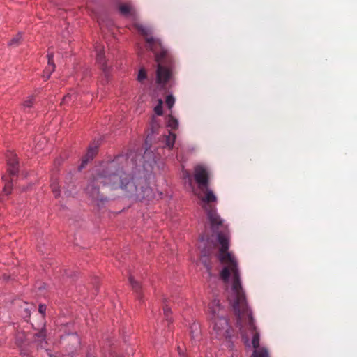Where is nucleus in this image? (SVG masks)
Instances as JSON below:
<instances>
[{
  "mask_svg": "<svg viewBox=\"0 0 357 357\" xmlns=\"http://www.w3.org/2000/svg\"><path fill=\"white\" fill-rule=\"evenodd\" d=\"M144 160V167L156 163L152 151L146 149L144 155L130 151L126 154H119L113 159L103 162L96 169V174L86 186V193L100 206L108 201L107 197L100 195L99 184L109 187L112 190L121 189L128 197L136 201L148 202L155 197L148 178L137 174L138 158Z\"/></svg>",
  "mask_w": 357,
  "mask_h": 357,
  "instance_id": "1",
  "label": "nucleus"
},
{
  "mask_svg": "<svg viewBox=\"0 0 357 357\" xmlns=\"http://www.w3.org/2000/svg\"><path fill=\"white\" fill-rule=\"evenodd\" d=\"M216 233L217 240L221 245L217 257L225 265L220 272V278L226 286L227 299L236 317V325L242 340L247 347H252L254 349L250 357H269L268 349L259 345V333L257 331L252 312L242 286L237 259L228 252L229 235L219 231Z\"/></svg>",
  "mask_w": 357,
  "mask_h": 357,
  "instance_id": "2",
  "label": "nucleus"
},
{
  "mask_svg": "<svg viewBox=\"0 0 357 357\" xmlns=\"http://www.w3.org/2000/svg\"><path fill=\"white\" fill-rule=\"evenodd\" d=\"M137 30L145 36L148 47L155 54L158 63L156 82L165 85L172 77L175 68L174 59L169 50L162 45L159 39L151 36V29L142 24H137Z\"/></svg>",
  "mask_w": 357,
  "mask_h": 357,
  "instance_id": "3",
  "label": "nucleus"
},
{
  "mask_svg": "<svg viewBox=\"0 0 357 357\" xmlns=\"http://www.w3.org/2000/svg\"><path fill=\"white\" fill-rule=\"evenodd\" d=\"M194 178L200 190H206L205 195L201 198L202 202H217L216 195L209 188V174L204 166L199 165L195 167Z\"/></svg>",
  "mask_w": 357,
  "mask_h": 357,
  "instance_id": "4",
  "label": "nucleus"
},
{
  "mask_svg": "<svg viewBox=\"0 0 357 357\" xmlns=\"http://www.w3.org/2000/svg\"><path fill=\"white\" fill-rule=\"evenodd\" d=\"M202 208L206 212V218L210 225L211 231L218 232L220 229L225 230L227 226L225 225V220L218 213L215 204L217 202H202Z\"/></svg>",
  "mask_w": 357,
  "mask_h": 357,
  "instance_id": "5",
  "label": "nucleus"
},
{
  "mask_svg": "<svg viewBox=\"0 0 357 357\" xmlns=\"http://www.w3.org/2000/svg\"><path fill=\"white\" fill-rule=\"evenodd\" d=\"M214 321V331L216 334V337L218 339H227L230 340L232 337V330L231 326L229 325L228 319L224 315H221L215 319Z\"/></svg>",
  "mask_w": 357,
  "mask_h": 357,
  "instance_id": "6",
  "label": "nucleus"
},
{
  "mask_svg": "<svg viewBox=\"0 0 357 357\" xmlns=\"http://www.w3.org/2000/svg\"><path fill=\"white\" fill-rule=\"evenodd\" d=\"M95 52L96 53V61L100 66L105 77H107L110 71V66L107 64L104 54V47L101 44H96Z\"/></svg>",
  "mask_w": 357,
  "mask_h": 357,
  "instance_id": "7",
  "label": "nucleus"
},
{
  "mask_svg": "<svg viewBox=\"0 0 357 357\" xmlns=\"http://www.w3.org/2000/svg\"><path fill=\"white\" fill-rule=\"evenodd\" d=\"M8 172L10 176H17L19 171L18 160L15 153L12 151H8L6 154Z\"/></svg>",
  "mask_w": 357,
  "mask_h": 357,
  "instance_id": "8",
  "label": "nucleus"
},
{
  "mask_svg": "<svg viewBox=\"0 0 357 357\" xmlns=\"http://www.w3.org/2000/svg\"><path fill=\"white\" fill-rule=\"evenodd\" d=\"M208 311L213 319H215L220 316L224 315V308L218 299H213L208 304Z\"/></svg>",
  "mask_w": 357,
  "mask_h": 357,
  "instance_id": "9",
  "label": "nucleus"
},
{
  "mask_svg": "<svg viewBox=\"0 0 357 357\" xmlns=\"http://www.w3.org/2000/svg\"><path fill=\"white\" fill-rule=\"evenodd\" d=\"M98 146L97 144L91 145L89 146L86 153L82 158V164L79 166V169H83L89 161L93 159L98 153Z\"/></svg>",
  "mask_w": 357,
  "mask_h": 357,
  "instance_id": "10",
  "label": "nucleus"
},
{
  "mask_svg": "<svg viewBox=\"0 0 357 357\" xmlns=\"http://www.w3.org/2000/svg\"><path fill=\"white\" fill-rule=\"evenodd\" d=\"M47 57L48 59V63L44 70L45 73H48V75H47L46 77V79H48L50 77V75L52 73V72H54L55 70V65L53 61L54 54L52 52H48Z\"/></svg>",
  "mask_w": 357,
  "mask_h": 357,
  "instance_id": "11",
  "label": "nucleus"
},
{
  "mask_svg": "<svg viewBox=\"0 0 357 357\" xmlns=\"http://www.w3.org/2000/svg\"><path fill=\"white\" fill-rule=\"evenodd\" d=\"M45 340L46 331L45 328H43L40 331L34 334V342H37L38 346L43 347L44 344H47Z\"/></svg>",
  "mask_w": 357,
  "mask_h": 357,
  "instance_id": "12",
  "label": "nucleus"
},
{
  "mask_svg": "<svg viewBox=\"0 0 357 357\" xmlns=\"http://www.w3.org/2000/svg\"><path fill=\"white\" fill-rule=\"evenodd\" d=\"M190 332L192 339L198 340L201 334L199 325L193 322L190 326Z\"/></svg>",
  "mask_w": 357,
  "mask_h": 357,
  "instance_id": "13",
  "label": "nucleus"
},
{
  "mask_svg": "<svg viewBox=\"0 0 357 357\" xmlns=\"http://www.w3.org/2000/svg\"><path fill=\"white\" fill-rule=\"evenodd\" d=\"M132 7L129 4H121L119 8V10L121 15L125 17L132 15Z\"/></svg>",
  "mask_w": 357,
  "mask_h": 357,
  "instance_id": "14",
  "label": "nucleus"
},
{
  "mask_svg": "<svg viewBox=\"0 0 357 357\" xmlns=\"http://www.w3.org/2000/svg\"><path fill=\"white\" fill-rule=\"evenodd\" d=\"M167 126L173 130H175L178 126V121L172 114H169L167 117Z\"/></svg>",
  "mask_w": 357,
  "mask_h": 357,
  "instance_id": "15",
  "label": "nucleus"
},
{
  "mask_svg": "<svg viewBox=\"0 0 357 357\" xmlns=\"http://www.w3.org/2000/svg\"><path fill=\"white\" fill-rule=\"evenodd\" d=\"M176 135L172 132H169V135L165 137V144L169 149H172L175 143Z\"/></svg>",
  "mask_w": 357,
  "mask_h": 357,
  "instance_id": "16",
  "label": "nucleus"
},
{
  "mask_svg": "<svg viewBox=\"0 0 357 357\" xmlns=\"http://www.w3.org/2000/svg\"><path fill=\"white\" fill-rule=\"evenodd\" d=\"M50 187H51L53 194L54 195V197H59L60 189H59V183H58L56 178L52 179V183H51Z\"/></svg>",
  "mask_w": 357,
  "mask_h": 357,
  "instance_id": "17",
  "label": "nucleus"
},
{
  "mask_svg": "<svg viewBox=\"0 0 357 357\" xmlns=\"http://www.w3.org/2000/svg\"><path fill=\"white\" fill-rule=\"evenodd\" d=\"M22 38V33H18L15 36H14L8 43L9 46L16 47L20 44V40Z\"/></svg>",
  "mask_w": 357,
  "mask_h": 357,
  "instance_id": "18",
  "label": "nucleus"
},
{
  "mask_svg": "<svg viewBox=\"0 0 357 357\" xmlns=\"http://www.w3.org/2000/svg\"><path fill=\"white\" fill-rule=\"evenodd\" d=\"M210 255L209 251H206L205 249H203L202 250V260L206 268L208 269V271L211 270V265L207 261V259L206 257H207Z\"/></svg>",
  "mask_w": 357,
  "mask_h": 357,
  "instance_id": "19",
  "label": "nucleus"
},
{
  "mask_svg": "<svg viewBox=\"0 0 357 357\" xmlns=\"http://www.w3.org/2000/svg\"><path fill=\"white\" fill-rule=\"evenodd\" d=\"M34 97L33 96H28L27 98L23 102V108L24 110L30 109L33 104Z\"/></svg>",
  "mask_w": 357,
  "mask_h": 357,
  "instance_id": "20",
  "label": "nucleus"
},
{
  "mask_svg": "<svg viewBox=\"0 0 357 357\" xmlns=\"http://www.w3.org/2000/svg\"><path fill=\"white\" fill-rule=\"evenodd\" d=\"M76 99V94L74 92L68 93L63 98L61 104L68 103L70 101H74Z\"/></svg>",
  "mask_w": 357,
  "mask_h": 357,
  "instance_id": "21",
  "label": "nucleus"
},
{
  "mask_svg": "<svg viewBox=\"0 0 357 357\" xmlns=\"http://www.w3.org/2000/svg\"><path fill=\"white\" fill-rule=\"evenodd\" d=\"M165 102H166V105H167V107L169 108V109H172V108L173 107V106L175 103V98L173 96V95H172V94L168 95L166 97Z\"/></svg>",
  "mask_w": 357,
  "mask_h": 357,
  "instance_id": "22",
  "label": "nucleus"
},
{
  "mask_svg": "<svg viewBox=\"0 0 357 357\" xmlns=\"http://www.w3.org/2000/svg\"><path fill=\"white\" fill-rule=\"evenodd\" d=\"M154 112L158 116H162L163 114L162 110V100L158 99V105L154 107Z\"/></svg>",
  "mask_w": 357,
  "mask_h": 357,
  "instance_id": "23",
  "label": "nucleus"
},
{
  "mask_svg": "<svg viewBox=\"0 0 357 357\" xmlns=\"http://www.w3.org/2000/svg\"><path fill=\"white\" fill-rule=\"evenodd\" d=\"M146 77H147L146 71L145 70V69L143 68H140L138 72V75H137V80L141 82L144 81V79H146Z\"/></svg>",
  "mask_w": 357,
  "mask_h": 357,
  "instance_id": "24",
  "label": "nucleus"
},
{
  "mask_svg": "<svg viewBox=\"0 0 357 357\" xmlns=\"http://www.w3.org/2000/svg\"><path fill=\"white\" fill-rule=\"evenodd\" d=\"M129 282L132 286V287L136 291H137L138 290L140 289L141 288V286L139 284V283L137 281H135L134 280V278L132 276H130L129 277Z\"/></svg>",
  "mask_w": 357,
  "mask_h": 357,
  "instance_id": "25",
  "label": "nucleus"
},
{
  "mask_svg": "<svg viewBox=\"0 0 357 357\" xmlns=\"http://www.w3.org/2000/svg\"><path fill=\"white\" fill-rule=\"evenodd\" d=\"M3 191L6 195L10 194L12 191V183L10 181L6 182Z\"/></svg>",
  "mask_w": 357,
  "mask_h": 357,
  "instance_id": "26",
  "label": "nucleus"
},
{
  "mask_svg": "<svg viewBox=\"0 0 357 357\" xmlns=\"http://www.w3.org/2000/svg\"><path fill=\"white\" fill-rule=\"evenodd\" d=\"M164 315L166 319L168 321H171V319H169V315L171 314V310L167 306H165L163 308Z\"/></svg>",
  "mask_w": 357,
  "mask_h": 357,
  "instance_id": "27",
  "label": "nucleus"
},
{
  "mask_svg": "<svg viewBox=\"0 0 357 357\" xmlns=\"http://www.w3.org/2000/svg\"><path fill=\"white\" fill-rule=\"evenodd\" d=\"M185 177L188 179V185L190 186V188L192 190H194L195 187H194V185L192 184V177H191L190 174L188 172L185 173Z\"/></svg>",
  "mask_w": 357,
  "mask_h": 357,
  "instance_id": "28",
  "label": "nucleus"
},
{
  "mask_svg": "<svg viewBox=\"0 0 357 357\" xmlns=\"http://www.w3.org/2000/svg\"><path fill=\"white\" fill-rule=\"evenodd\" d=\"M31 315V310L29 307H25L23 310L22 316L24 318H28Z\"/></svg>",
  "mask_w": 357,
  "mask_h": 357,
  "instance_id": "29",
  "label": "nucleus"
},
{
  "mask_svg": "<svg viewBox=\"0 0 357 357\" xmlns=\"http://www.w3.org/2000/svg\"><path fill=\"white\" fill-rule=\"evenodd\" d=\"M46 305L40 304L38 307V311L42 314L43 317L45 316L46 312Z\"/></svg>",
  "mask_w": 357,
  "mask_h": 357,
  "instance_id": "30",
  "label": "nucleus"
},
{
  "mask_svg": "<svg viewBox=\"0 0 357 357\" xmlns=\"http://www.w3.org/2000/svg\"><path fill=\"white\" fill-rule=\"evenodd\" d=\"M208 238L204 235L200 236V241L202 242H204L205 241H208Z\"/></svg>",
  "mask_w": 357,
  "mask_h": 357,
  "instance_id": "31",
  "label": "nucleus"
},
{
  "mask_svg": "<svg viewBox=\"0 0 357 357\" xmlns=\"http://www.w3.org/2000/svg\"><path fill=\"white\" fill-rule=\"evenodd\" d=\"M61 162V160L60 159H56V161H55V163H58L59 165Z\"/></svg>",
  "mask_w": 357,
  "mask_h": 357,
  "instance_id": "32",
  "label": "nucleus"
},
{
  "mask_svg": "<svg viewBox=\"0 0 357 357\" xmlns=\"http://www.w3.org/2000/svg\"><path fill=\"white\" fill-rule=\"evenodd\" d=\"M47 75H48V73H45V72L43 73V78L46 80V77H47Z\"/></svg>",
  "mask_w": 357,
  "mask_h": 357,
  "instance_id": "33",
  "label": "nucleus"
},
{
  "mask_svg": "<svg viewBox=\"0 0 357 357\" xmlns=\"http://www.w3.org/2000/svg\"><path fill=\"white\" fill-rule=\"evenodd\" d=\"M2 178L6 181V176H3Z\"/></svg>",
  "mask_w": 357,
  "mask_h": 357,
  "instance_id": "34",
  "label": "nucleus"
}]
</instances>
